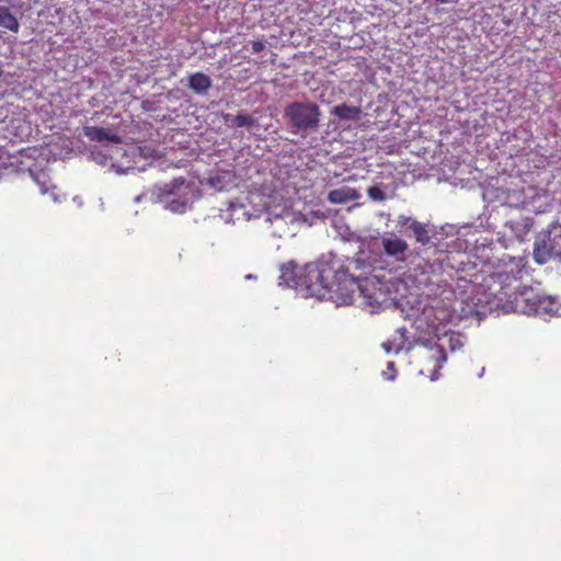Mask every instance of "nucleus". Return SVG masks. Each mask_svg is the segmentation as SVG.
Segmentation results:
<instances>
[{"label": "nucleus", "mask_w": 561, "mask_h": 561, "mask_svg": "<svg viewBox=\"0 0 561 561\" xmlns=\"http://www.w3.org/2000/svg\"><path fill=\"white\" fill-rule=\"evenodd\" d=\"M319 267L322 278V288L334 295L341 304L347 305L353 301L354 294L359 290L365 298V302L370 307L382 304V293L370 290L375 289V282L366 279L359 283L356 277L350 274L344 262L336 255H330L328 259H320Z\"/></svg>", "instance_id": "f257e3e1"}, {"label": "nucleus", "mask_w": 561, "mask_h": 561, "mask_svg": "<svg viewBox=\"0 0 561 561\" xmlns=\"http://www.w3.org/2000/svg\"><path fill=\"white\" fill-rule=\"evenodd\" d=\"M157 196L165 208L173 213H184L192 202L193 185L183 178L174 179L158 187Z\"/></svg>", "instance_id": "f03ea898"}, {"label": "nucleus", "mask_w": 561, "mask_h": 561, "mask_svg": "<svg viewBox=\"0 0 561 561\" xmlns=\"http://www.w3.org/2000/svg\"><path fill=\"white\" fill-rule=\"evenodd\" d=\"M284 115L297 131L317 129L320 121V108L310 102H294L286 106Z\"/></svg>", "instance_id": "7ed1b4c3"}, {"label": "nucleus", "mask_w": 561, "mask_h": 561, "mask_svg": "<svg viewBox=\"0 0 561 561\" xmlns=\"http://www.w3.org/2000/svg\"><path fill=\"white\" fill-rule=\"evenodd\" d=\"M526 265L527 260L525 257H511L503 264L501 270L494 272L491 277L494 282L501 284L502 288L510 286L512 282H516L522 278Z\"/></svg>", "instance_id": "20e7f679"}, {"label": "nucleus", "mask_w": 561, "mask_h": 561, "mask_svg": "<svg viewBox=\"0 0 561 561\" xmlns=\"http://www.w3.org/2000/svg\"><path fill=\"white\" fill-rule=\"evenodd\" d=\"M540 294L531 287H525L523 290L515 291L510 296L512 309L515 312L524 314H535L537 309V301Z\"/></svg>", "instance_id": "39448f33"}, {"label": "nucleus", "mask_w": 561, "mask_h": 561, "mask_svg": "<svg viewBox=\"0 0 561 561\" xmlns=\"http://www.w3.org/2000/svg\"><path fill=\"white\" fill-rule=\"evenodd\" d=\"M319 262H311L302 267L299 287L309 291H319L322 288V278Z\"/></svg>", "instance_id": "423d86ee"}, {"label": "nucleus", "mask_w": 561, "mask_h": 561, "mask_svg": "<svg viewBox=\"0 0 561 561\" xmlns=\"http://www.w3.org/2000/svg\"><path fill=\"white\" fill-rule=\"evenodd\" d=\"M382 248L388 256L394 257L398 261H404L409 244L405 240L392 234L391 237L382 238Z\"/></svg>", "instance_id": "0eeeda50"}, {"label": "nucleus", "mask_w": 561, "mask_h": 561, "mask_svg": "<svg viewBox=\"0 0 561 561\" xmlns=\"http://www.w3.org/2000/svg\"><path fill=\"white\" fill-rule=\"evenodd\" d=\"M302 273V267H299L294 262H288L283 264L280 267V276L279 280L282 285H285L290 288H297L300 284V274Z\"/></svg>", "instance_id": "6e6552de"}, {"label": "nucleus", "mask_w": 561, "mask_h": 561, "mask_svg": "<svg viewBox=\"0 0 561 561\" xmlns=\"http://www.w3.org/2000/svg\"><path fill=\"white\" fill-rule=\"evenodd\" d=\"M360 198V194L356 188L350 186H342L332 190L328 194V201L331 204H346Z\"/></svg>", "instance_id": "1a4fd4ad"}, {"label": "nucleus", "mask_w": 561, "mask_h": 561, "mask_svg": "<svg viewBox=\"0 0 561 561\" xmlns=\"http://www.w3.org/2000/svg\"><path fill=\"white\" fill-rule=\"evenodd\" d=\"M83 135L92 141L103 142L110 141L114 144L121 142V138L116 134L108 133L103 127L84 126Z\"/></svg>", "instance_id": "9d476101"}, {"label": "nucleus", "mask_w": 561, "mask_h": 561, "mask_svg": "<svg viewBox=\"0 0 561 561\" xmlns=\"http://www.w3.org/2000/svg\"><path fill=\"white\" fill-rule=\"evenodd\" d=\"M211 79L204 72H195L188 77V88L196 94H206L211 88Z\"/></svg>", "instance_id": "9b49d317"}, {"label": "nucleus", "mask_w": 561, "mask_h": 561, "mask_svg": "<svg viewBox=\"0 0 561 561\" xmlns=\"http://www.w3.org/2000/svg\"><path fill=\"white\" fill-rule=\"evenodd\" d=\"M331 114L344 121H358L360 118L362 108L359 106H351L345 103L334 106Z\"/></svg>", "instance_id": "f8f14e48"}, {"label": "nucleus", "mask_w": 561, "mask_h": 561, "mask_svg": "<svg viewBox=\"0 0 561 561\" xmlns=\"http://www.w3.org/2000/svg\"><path fill=\"white\" fill-rule=\"evenodd\" d=\"M536 306L538 311L535 316H553L558 311L557 300L549 296L540 295Z\"/></svg>", "instance_id": "ddd939ff"}, {"label": "nucleus", "mask_w": 561, "mask_h": 561, "mask_svg": "<svg viewBox=\"0 0 561 561\" xmlns=\"http://www.w3.org/2000/svg\"><path fill=\"white\" fill-rule=\"evenodd\" d=\"M0 27L18 33L20 23L8 7L0 5Z\"/></svg>", "instance_id": "4468645a"}, {"label": "nucleus", "mask_w": 561, "mask_h": 561, "mask_svg": "<svg viewBox=\"0 0 561 561\" xmlns=\"http://www.w3.org/2000/svg\"><path fill=\"white\" fill-rule=\"evenodd\" d=\"M426 358L433 360L431 378L434 379V375L438 373V370L442 368L443 363L446 360L445 351L439 346L432 347L428 351V355L426 356Z\"/></svg>", "instance_id": "2eb2a0df"}, {"label": "nucleus", "mask_w": 561, "mask_h": 561, "mask_svg": "<svg viewBox=\"0 0 561 561\" xmlns=\"http://www.w3.org/2000/svg\"><path fill=\"white\" fill-rule=\"evenodd\" d=\"M410 230L413 232L415 241L422 245H426L431 241V237L428 233L427 225L422 224L420 221L412 222L410 226Z\"/></svg>", "instance_id": "dca6fc26"}, {"label": "nucleus", "mask_w": 561, "mask_h": 561, "mask_svg": "<svg viewBox=\"0 0 561 561\" xmlns=\"http://www.w3.org/2000/svg\"><path fill=\"white\" fill-rule=\"evenodd\" d=\"M46 178L47 176L45 174L37 175L35 178V180L39 186L41 193L49 194L54 202H61L65 198V196L57 194L56 193L57 187L55 185H48V180Z\"/></svg>", "instance_id": "f3484780"}, {"label": "nucleus", "mask_w": 561, "mask_h": 561, "mask_svg": "<svg viewBox=\"0 0 561 561\" xmlns=\"http://www.w3.org/2000/svg\"><path fill=\"white\" fill-rule=\"evenodd\" d=\"M254 124L255 118L248 114H238L231 121L233 127H251Z\"/></svg>", "instance_id": "a211bd4d"}, {"label": "nucleus", "mask_w": 561, "mask_h": 561, "mask_svg": "<svg viewBox=\"0 0 561 561\" xmlns=\"http://www.w3.org/2000/svg\"><path fill=\"white\" fill-rule=\"evenodd\" d=\"M368 197L376 202H383L386 199V194L380 185L370 186L367 190Z\"/></svg>", "instance_id": "6ab92c4d"}, {"label": "nucleus", "mask_w": 561, "mask_h": 561, "mask_svg": "<svg viewBox=\"0 0 561 561\" xmlns=\"http://www.w3.org/2000/svg\"><path fill=\"white\" fill-rule=\"evenodd\" d=\"M398 226L401 227V228H408L410 229V226L412 222H417V220L409 217V216H405V215H399L398 216Z\"/></svg>", "instance_id": "aec40b11"}, {"label": "nucleus", "mask_w": 561, "mask_h": 561, "mask_svg": "<svg viewBox=\"0 0 561 561\" xmlns=\"http://www.w3.org/2000/svg\"><path fill=\"white\" fill-rule=\"evenodd\" d=\"M251 46H252V51L253 53H261L265 48L264 43L261 42V41H253V42H251Z\"/></svg>", "instance_id": "412c9836"}, {"label": "nucleus", "mask_w": 561, "mask_h": 561, "mask_svg": "<svg viewBox=\"0 0 561 561\" xmlns=\"http://www.w3.org/2000/svg\"><path fill=\"white\" fill-rule=\"evenodd\" d=\"M383 347L385 350L390 353L392 351H394L396 353H398L402 347H403V343L397 345V346H392V343L391 342H386L383 343Z\"/></svg>", "instance_id": "4be33fe9"}, {"label": "nucleus", "mask_w": 561, "mask_h": 561, "mask_svg": "<svg viewBox=\"0 0 561 561\" xmlns=\"http://www.w3.org/2000/svg\"><path fill=\"white\" fill-rule=\"evenodd\" d=\"M535 257H536V261L539 263L546 262V256L541 255L539 249H537V248L535 249Z\"/></svg>", "instance_id": "5701e85b"}, {"label": "nucleus", "mask_w": 561, "mask_h": 561, "mask_svg": "<svg viewBox=\"0 0 561 561\" xmlns=\"http://www.w3.org/2000/svg\"><path fill=\"white\" fill-rule=\"evenodd\" d=\"M437 3H440V4H446L448 3L450 0H435Z\"/></svg>", "instance_id": "b1692460"}, {"label": "nucleus", "mask_w": 561, "mask_h": 561, "mask_svg": "<svg viewBox=\"0 0 561 561\" xmlns=\"http://www.w3.org/2000/svg\"><path fill=\"white\" fill-rule=\"evenodd\" d=\"M388 366H389V369H392L394 366V363H389Z\"/></svg>", "instance_id": "393cba45"}]
</instances>
